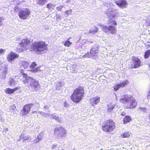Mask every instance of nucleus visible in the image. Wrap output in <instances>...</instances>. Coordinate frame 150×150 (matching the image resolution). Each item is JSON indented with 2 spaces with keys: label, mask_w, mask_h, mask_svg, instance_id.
<instances>
[{
  "label": "nucleus",
  "mask_w": 150,
  "mask_h": 150,
  "mask_svg": "<svg viewBox=\"0 0 150 150\" xmlns=\"http://www.w3.org/2000/svg\"><path fill=\"white\" fill-rule=\"evenodd\" d=\"M84 87L79 86L74 90L70 96L71 100L74 103H78L82 100L85 94Z\"/></svg>",
  "instance_id": "nucleus-1"
},
{
  "label": "nucleus",
  "mask_w": 150,
  "mask_h": 150,
  "mask_svg": "<svg viewBox=\"0 0 150 150\" xmlns=\"http://www.w3.org/2000/svg\"><path fill=\"white\" fill-rule=\"evenodd\" d=\"M48 44L42 41L35 42L30 46L31 51L35 52L41 54L42 52L47 50Z\"/></svg>",
  "instance_id": "nucleus-2"
},
{
  "label": "nucleus",
  "mask_w": 150,
  "mask_h": 150,
  "mask_svg": "<svg viewBox=\"0 0 150 150\" xmlns=\"http://www.w3.org/2000/svg\"><path fill=\"white\" fill-rule=\"evenodd\" d=\"M100 125L102 131L106 133L112 132L116 128L115 122L111 119L105 121Z\"/></svg>",
  "instance_id": "nucleus-3"
},
{
  "label": "nucleus",
  "mask_w": 150,
  "mask_h": 150,
  "mask_svg": "<svg viewBox=\"0 0 150 150\" xmlns=\"http://www.w3.org/2000/svg\"><path fill=\"white\" fill-rule=\"evenodd\" d=\"M31 43V41L28 38L22 39L16 48V51L21 52L26 50Z\"/></svg>",
  "instance_id": "nucleus-4"
},
{
  "label": "nucleus",
  "mask_w": 150,
  "mask_h": 150,
  "mask_svg": "<svg viewBox=\"0 0 150 150\" xmlns=\"http://www.w3.org/2000/svg\"><path fill=\"white\" fill-rule=\"evenodd\" d=\"M29 82H30V87L34 90H37V89L38 88H39L40 86L38 81L31 77L27 78L23 81L24 84L28 83Z\"/></svg>",
  "instance_id": "nucleus-5"
},
{
  "label": "nucleus",
  "mask_w": 150,
  "mask_h": 150,
  "mask_svg": "<svg viewBox=\"0 0 150 150\" xmlns=\"http://www.w3.org/2000/svg\"><path fill=\"white\" fill-rule=\"evenodd\" d=\"M132 62H130L129 64L130 68L136 69L139 68L142 65L141 60L137 57L132 56Z\"/></svg>",
  "instance_id": "nucleus-6"
},
{
  "label": "nucleus",
  "mask_w": 150,
  "mask_h": 150,
  "mask_svg": "<svg viewBox=\"0 0 150 150\" xmlns=\"http://www.w3.org/2000/svg\"><path fill=\"white\" fill-rule=\"evenodd\" d=\"M98 26L102 28V30L105 33H106L109 32L111 34H115L117 32L116 27L114 26L110 25L108 26H107L103 25L101 24H99Z\"/></svg>",
  "instance_id": "nucleus-7"
},
{
  "label": "nucleus",
  "mask_w": 150,
  "mask_h": 150,
  "mask_svg": "<svg viewBox=\"0 0 150 150\" xmlns=\"http://www.w3.org/2000/svg\"><path fill=\"white\" fill-rule=\"evenodd\" d=\"M30 10L27 8H23L19 11L18 16L19 17L23 20H26L29 17L30 14Z\"/></svg>",
  "instance_id": "nucleus-8"
},
{
  "label": "nucleus",
  "mask_w": 150,
  "mask_h": 150,
  "mask_svg": "<svg viewBox=\"0 0 150 150\" xmlns=\"http://www.w3.org/2000/svg\"><path fill=\"white\" fill-rule=\"evenodd\" d=\"M111 11H109L107 13L108 16V18H110V19L108 20L107 24L108 25H112L115 26L117 25V23L114 20H112L111 18H114L115 17L116 13L114 9H111Z\"/></svg>",
  "instance_id": "nucleus-9"
},
{
  "label": "nucleus",
  "mask_w": 150,
  "mask_h": 150,
  "mask_svg": "<svg viewBox=\"0 0 150 150\" xmlns=\"http://www.w3.org/2000/svg\"><path fill=\"white\" fill-rule=\"evenodd\" d=\"M32 103H28L24 105L23 109L21 110V114L22 116H24L29 113L30 112L31 108L33 105Z\"/></svg>",
  "instance_id": "nucleus-10"
},
{
  "label": "nucleus",
  "mask_w": 150,
  "mask_h": 150,
  "mask_svg": "<svg viewBox=\"0 0 150 150\" xmlns=\"http://www.w3.org/2000/svg\"><path fill=\"white\" fill-rule=\"evenodd\" d=\"M129 103L126 108L127 109H133L135 108L137 105V103L135 99L132 96L129 97Z\"/></svg>",
  "instance_id": "nucleus-11"
},
{
  "label": "nucleus",
  "mask_w": 150,
  "mask_h": 150,
  "mask_svg": "<svg viewBox=\"0 0 150 150\" xmlns=\"http://www.w3.org/2000/svg\"><path fill=\"white\" fill-rule=\"evenodd\" d=\"M66 132L65 129L62 127H56L54 130V134L55 135L63 137L65 134Z\"/></svg>",
  "instance_id": "nucleus-12"
},
{
  "label": "nucleus",
  "mask_w": 150,
  "mask_h": 150,
  "mask_svg": "<svg viewBox=\"0 0 150 150\" xmlns=\"http://www.w3.org/2000/svg\"><path fill=\"white\" fill-rule=\"evenodd\" d=\"M19 57V55L14 52H11L9 53L7 57V61L10 62H11L13 61L17 58Z\"/></svg>",
  "instance_id": "nucleus-13"
},
{
  "label": "nucleus",
  "mask_w": 150,
  "mask_h": 150,
  "mask_svg": "<svg viewBox=\"0 0 150 150\" xmlns=\"http://www.w3.org/2000/svg\"><path fill=\"white\" fill-rule=\"evenodd\" d=\"M115 3L119 7L122 8H125L128 4L125 0H114Z\"/></svg>",
  "instance_id": "nucleus-14"
},
{
  "label": "nucleus",
  "mask_w": 150,
  "mask_h": 150,
  "mask_svg": "<svg viewBox=\"0 0 150 150\" xmlns=\"http://www.w3.org/2000/svg\"><path fill=\"white\" fill-rule=\"evenodd\" d=\"M37 65V63L35 62H33L30 66V68L31 69L30 71L33 73H36L41 71L40 69V67H37L35 68V67Z\"/></svg>",
  "instance_id": "nucleus-15"
},
{
  "label": "nucleus",
  "mask_w": 150,
  "mask_h": 150,
  "mask_svg": "<svg viewBox=\"0 0 150 150\" xmlns=\"http://www.w3.org/2000/svg\"><path fill=\"white\" fill-rule=\"evenodd\" d=\"M100 97L99 96H96L90 99V104L92 106H95L98 104L100 102Z\"/></svg>",
  "instance_id": "nucleus-16"
},
{
  "label": "nucleus",
  "mask_w": 150,
  "mask_h": 150,
  "mask_svg": "<svg viewBox=\"0 0 150 150\" xmlns=\"http://www.w3.org/2000/svg\"><path fill=\"white\" fill-rule=\"evenodd\" d=\"M22 140L23 142H26L31 140L30 136L29 135H26L22 134L19 136V139L18 141Z\"/></svg>",
  "instance_id": "nucleus-17"
},
{
  "label": "nucleus",
  "mask_w": 150,
  "mask_h": 150,
  "mask_svg": "<svg viewBox=\"0 0 150 150\" xmlns=\"http://www.w3.org/2000/svg\"><path fill=\"white\" fill-rule=\"evenodd\" d=\"M98 47L95 46L93 47L90 50V53L93 56H94L96 54L98 53Z\"/></svg>",
  "instance_id": "nucleus-18"
},
{
  "label": "nucleus",
  "mask_w": 150,
  "mask_h": 150,
  "mask_svg": "<svg viewBox=\"0 0 150 150\" xmlns=\"http://www.w3.org/2000/svg\"><path fill=\"white\" fill-rule=\"evenodd\" d=\"M132 120V119L131 116L126 115L123 119V123L124 124H126L127 123L129 122Z\"/></svg>",
  "instance_id": "nucleus-19"
},
{
  "label": "nucleus",
  "mask_w": 150,
  "mask_h": 150,
  "mask_svg": "<svg viewBox=\"0 0 150 150\" xmlns=\"http://www.w3.org/2000/svg\"><path fill=\"white\" fill-rule=\"evenodd\" d=\"M99 30L98 28L96 26L93 27L89 31V33L92 34H95Z\"/></svg>",
  "instance_id": "nucleus-20"
},
{
  "label": "nucleus",
  "mask_w": 150,
  "mask_h": 150,
  "mask_svg": "<svg viewBox=\"0 0 150 150\" xmlns=\"http://www.w3.org/2000/svg\"><path fill=\"white\" fill-rule=\"evenodd\" d=\"M131 134V133L127 131L121 134L120 136L122 138H129Z\"/></svg>",
  "instance_id": "nucleus-21"
},
{
  "label": "nucleus",
  "mask_w": 150,
  "mask_h": 150,
  "mask_svg": "<svg viewBox=\"0 0 150 150\" xmlns=\"http://www.w3.org/2000/svg\"><path fill=\"white\" fill-rule=\"evenodd\" d=\"M71 38V37H69L66 41L63 42V44L64 46L67 47H69L72 44V42L69 41Z\"/></svg>",
  "instance_id": "nucleus-22"
},
{
  "label": "nucleus",
  "mask_w": 150,
  "mask_h": 150,
  "mask_svg": "<svg viewBox=\"0 0 150 150\" xmlns=\"http://www.w3.org/2000/svg\"><path fill=\"white\" fill-rule=\"evenodd\" d=\"M36 4L42 6L47 2V0H35Z\"/></svg>",
  "instance_id": "nucleus-23"
},
{
  "label": "nucleus",
  "mask_w": 150,
  "mask_h": 150,
  "mask_svg": "<svg viewBox=\"0 0 150 150\" xmlns=\"http://www.w3.org/2000/svg\"><path fill=\"white\" fill-rule=\"evenodd\" d=\"M129 83V81L127 80H126L120 82L119 84L120 87L123 88L127 85Z\"/></svg>",
  "instance_id": "nucleus-24"
},
{
  "label": "nucleus",
  "mask_w": 150,
  "mask_h": 150,
  "mask_svg": "<svg viewBox=\"0 0 150 150\" xmlns=\"http://www.w3.org/2000/svg\"><path fill=\"white\" fill-rule=\"evenodd\" d=\"M42 137L41 135L39 134L37 137L33 141L34 143L36 144L41 140Z\"/></svg>",
  "instance_id": "nucleus-25"
},
{
  "label": "nucleus",
  "mask_w": 150,
  "mask_h": 150,
  "mask_svg": "<svg viewBox=\"0 0 150 150\" xmlns=\"http://www.w3.org/2000/svg\"><path fill=\"white\" fill-rule=\"evenodd\" d=\"M13 90V89L7 88L5 90V92L6 94H11L14 93Z\"/></svg>",
  "instance_id": "nucleus-26"
},
{
  "label": "nucleus",
  "mask_w": 150,
  "mask_h": 150,
  "mask_svg": "<svg viewBox=\"0 0 150 150\" xmlns=\"http://www.w3.org/2000/svg\"><path fill=\"white\" fill-rule=\"evenodd\" d=\"M114 108V106L112 104L110 103L108 105L107 111L108 112H111Z\"/></svg>",
  "instance_id": "nucleus-27"
},
{
  "label": "nucleus",
  "mask_w": 150,
  "mask_h": 150,
  "mask_svg": "<svg viewBox=\"0 0 150 150\" xmlns=\"http://www.w3.org/2000/svg\"><path fill=\"white\" fill-rule=\"evenodd\" d=\"M129 97H128L127 98H123L121 99L120 100V102L123 103H127L129 102Z\"/></svg>",
  "instance_id": "nucleus-28"
},
{
  "label": "nucleus",
  "mask_w": 150,
  "mask_h": 150,
  "mask_svg": "<svg viewBox=\"0 0 150 150\" xmlns=\"http://www.w3.org/2000/svg\"><path fill=\"white\" fill-rule=\"evenodd\" d=\"M150 56V49L146 50L145 52L144 57L145 59L148 58Z\"/></svg>",
  "instance_id": "nucleus-29"
},
{
  "label": "nucleus",
  "mask_w": 150,
  "mask_h": 150,
  "mask_svg": "<svg viewBox=\"0 0 150 150\" xmlns=\"http://www.w3.org/2000/svg\"><path fill=\"white\" fill-rule=\"evenodd\" d=\"M21 73L22 75L23 76V77L25 78V79H26L27 78H29L30 77H28L27 74L26 73H25L24 72L23 70L22 69L21 71Z\"/></svg>",
  "instance_id": "nucleus-30"
},
{
  "label": "nucleus",
  "mask_w": 150,
  "mask_h": 150,
  "mask_svg": "<svg viewBox=\"0 0 150 150\" xmlns=\"http://www.w3.org/2000/svg\"><path fill=\"white\" fill-rule=\"evenodd\" d=\"M29 64L28 62L23 61L22 62V66L24 68L26 69L29 66Z\"/></svg>",
  "instance_id": "nucleus-31"
},
{
  "label": "nucleus",
  "mask_w": 150,
  "mask_h": 150,
  "mask_svg": "<svg viewBox=\"0 0 150 150\" xmlns=\"http://www.w3.org/2000/svg\"><path fill=\"white\" fill-rule=\"evenodd\" d=\"M120 87L119 84H116L114 86V89L115 91H117Z\"/></svg>",
  "instance_id": "nucleus-32"
},
{
  "label": "nucleus",
  "mask_w": 150,
  "mask_h": 150,
  "mask_svg": "<svg viewBox=\"0 0 150 150\" xmlns=\"http://www.w3.org/2000/svg\"><path fill=\"white\" fill-rule=\"evenodd\" d=\"M54 6L53 4L51 3L48 4L46 5V7L48 9L53 8Z\"/></svg>",
  "instance_id": "nucleus-33"
},
{
  "label": "nucleus",
  "mask_w": 150,
  "mask_h": 150,
  "mask_svg": "<svg viewBox=\"0 0 150 150\" xmlns=\"http://www.w3.org/2000/svg\"><path fill=\"white\" fill-rule=\"evenodd\" d=\"M16 107L15 105H13L10 106L9 110L11 112H12L15 110Z\"/></svg>",
  "instance_id": "nucleus-34"
},
{
  "label": "nucleus",
  "mask_w": 150,
  "mask_h": 150,
  "mask_svg": "<svg viewBox=\"0 0 150 150\" xmlns=\"http://www.w3.org/2000/svg\"><path fill=\"white\" fill-rule=\"evenodd\" d=\"M72 10L71 9H69V10H68L66 11L65 12V13L67 15V16H68L69 15H71V13Z\"/></svg>",
  "instance_id": "nucleus-35"
},
{
  "label": "nucleus",
  "mask_w": 150,
  "mask_h": 150,
  "mask_svg": "<svg viewBox=\"0 0 150 150\" xmlns=\"http://www.w3.org/2000/svg\"><path fill=\"white\" fill-rule=\"evenodd\" d=\"M62 86V83L61 82H58L56 86V89L57 90H59V89L60 87H61Z\"/></svg>",
  "instance_id": "nucleus-36"
},
{
  "label": "nucleus",
  "mask_w": 150,
  "mask_h": 150,
  "mask_svg": "<svg viewBox=\"0 0 150 150\" xmlns=\"http://www.w3.org/2000/svg\"><path fill=\"white\" fill-rule=\"evenodd\" d=\"M63 7V6H59L57 7L56 9L58 11H60L62 10Z\"/></svg>",
  "instance_id": "nucleus-37"
},
{
  "label": "nucleus",
  "mask_w": 150,
  "mask_h": 150,
  "mask_svg": "<svg viewBox=\"0 0 150 150\" xmlns=\"http://www.w3.org/2000/svg\"><path fill=\"white\" fill-rule=\"evenodd\" d=\"M4 18L3 17H0V26L3 25V21H4Z\"/></svg>",
  "instance_id": "nucleus-38"
},
{
  "label": "nucleus",
  "mask_w": 150,
  "mask_h": 150,
  "mask_svg": "<svg viewBox=\"0 0 150 150\" xmlns=\"http://www.w3.org/2000/svg\"><path fill=\"white\" fill-rule=\"evenodd\" d=\"M139 108L140 110L144 112H145L146 110V108H142L140 107Z\"/></svg>",
  "instance_id": "nucleus-39"
},
{
  "label": "nucleus",
  "mask_w": 150,
  "mask_h": 150,
  "mask_svg": "<svg viewBox=\"0 0 150 150\" xmlns=\"http://www.w3.org/2000/svg\"><path fill=\"white\" fill-rule=\"evenodd\" d=\"M14 82V81L13 79H11V80L9 82V86H12V83Z\"/></svg>",
  "instance_id": "nucleus-40"
},
{
  "label": "nucleus",
  "mask_w": 150,
  "mask_h": 150,
  "mask_svg": "<svg viewBox=\"0 0 150 150\" xmlns=\"http://www.w3.org/2000/svg\"><path fill=\"white\" fill-rule=\"evenodd\" d=\"M21 87L20 86H17L15 88H13L14 92L16 90L20 89Z\"/></svg>",
  "instance_id": "nucleus-41"
},
{
  "label": "nucleus",
  "mask_w": 150,
  "mask_h": 150,
  "mask_svg": "<svg viewBox=\"0 0 150 150\" xmlns=\"http://www.w3.org/2000/svg\"><path fill=\"white\" fill-rule=\"evenodd\" d=\"M57 146V145L56 144H53L52 146V149H54L56 148Z\"/></svg>",
  "instance_id": "nucleus-42"
},
{
  "label": "nucleus",
  "mask_w": 150,
  "mask_h": 150,
  "mask_svg": "<svg viewBox=\"0 0 150 150\" xmlns=\"http://www.w3.org/2000/svg\"><path fill=\"white\" fill-rule=\"evenodd\" d=\"M19 9V8L18 6H16L14 8V10L15 11H17Z\"/></svg>",
  "instance_id": "nucleus-43"
},
{
  "label": "nucleus",
  "mask_w": 150,
  "mask_h": 150,
  "mask_svg": "<svg viewBox=\"0 0 150 150\" xmlns=\"http://www.w3.org/2000/svg\"><path fill=\"white\" fill-rule=\"evenodd\" d=\"M147 44L146 45V46L148 47V48L150 47V41L147 42Z\"/></svg>",
  "instance_id": "nucleus-44"
},
{
  "label": "nucleus",
  "mask_w": 150,
  "mask_h": 150,
  "mask_svg": "<svg viewBox=\"0 0 150 150\" xmlns=\"http://www.w3.org/2000/svg\"><path fill=\"white\" fill-rule=\"evenodd\" d=\"M64 107H66L68 106V104L67 103V102L65 101L64 103Z\"/></svg>",
  "instance_id": "nucleus-45"
},
{
  "label": "nucleus",
  "mask_w": 150,
  "mask_h": 150,
  "mask_svg": "<svg viewBox=\"0 0 150 150\" xmlns=\"http://www.w3.org/2000/svg\"><path fill=\"white\" fill-rule=\"evenodd\" d=\"M4 51H5L4 50L0 49V54H3Z\"/></svg>",
  "instance_id": "nucleus-46"
},
{
  "label": "nucleus",
  "mask_w": 150,
  "mask_h": 150,
  "mask_svg": "<svg viewBox=\"0 0 150 150\" xmlns=\"http://www.w3.org/2000/svg\"><path fill=\"white\" fill-rule=\"evenodd\" d=\"M126 113L125 112H122L121 113V115L122 116H124L126 115Z\"/></svg>",
  "instance_id": "nucleus-47"
},
{
  "label": "nucleus",
  "mask_w": 150,
  "mask_h": 150,
  "mask_svg": "<svg viewBox=\"0 0 150 150\" xmlns=\"http://www.w3.org/2000/svg\"><path fill=\"white\" fill-rule=\"evenodd\" d=\"M88 54H89V53L87 52V53H86L85 54V56H87L88 55Z\"/></svg>",
  "instance_id": "nucleus-48"
},
{
  "label": "nucleus",
  "mask_w": 150,
  "mask_h": 150,
  "mask_svg": "<svg viewBox=\"0 0 150 150\" xmlns=\"http://www.w3.org/2000/svg\"><path fill=\"white\" fill-rule=\"evenodd\" d=\"M149 118L150 119V114H149Z\"/></svg>",
  "instance_id": "nucleus-49"
},
{
  "label": "nucleus",
  "mask_w": 150,
  "mask_h": 150,
  "mask_svg": "<svg viewBox=\"0 0 150 150\" xmlns=\"http://www.w3.org/2000/svg\"><path fill=\"white\" fill-rule=\"evenodd\" d=\"M62 150H64V149H62Z\"/></svg>",
  "instance_id": "nucleus-50"
},
{
  "label": "nucleus",
  "mask_w": 150,
  "mask_h": 150,
  "mask_svg": "<svg viewBox=\"0 0 150 150\" xmlns=\"http://www.w3.org/2000/svg\"><path fill=\"white\" fill-rule=\"evenodd\" d=\"M149 126L150 127V125H149Z\"/></svg>",
  "instance_id": "nucleus-51"
}]
</instances>
